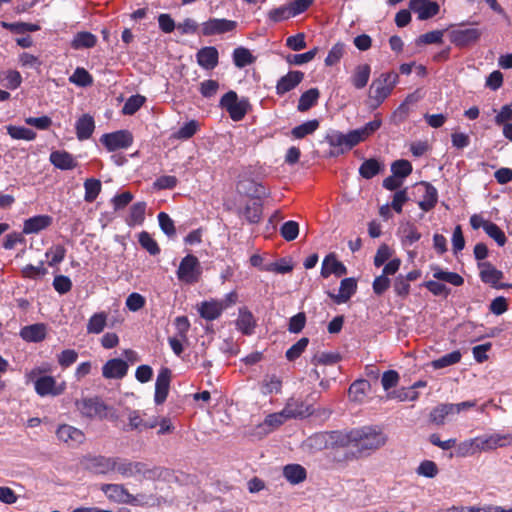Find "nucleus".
Here are the masks:
<instances>
[{"label":"nucleus","instance_id":"53","mask_svg":"<svg viewBox=\"0 0 512 512\" xmlns=\"http://www.w3.org/2000/svg\"><path fill=\"white\" fill-rule=\"evenodd\" d=\"M1 26L11 32L15 33H25V32H35L40 30V26L38 24L33 23H25V22H1Z\"/></svg>","mask_w":512,"mask_h":512},{"label":"nucleus","instance_id":"49","mask_svg":"<svg viewBox=\"0 0 512 512\" xmlns=\"http://www.w3.org/2000/svg\"><path fill=\"white\" fill-rule=\"evenodd\" d=\"M479 452L476 438L468 439L463 442H460L456 445L455 448V456L456 457H468L472 456L475 453Z\"/></svg>","mask_w":512,"mask_h":512},{"label":"nucleus","instance_id":"58","mask_svg":"<svg viewBox=\"0 0 512 512\" xmlns=\"http://www.w3.org/2000/svg\"><path fill=\"white\" fill-rule=\"evenodd\" d=\"M262 270L279 274H286L293 270V265L286 258H281L279 261L265 265L262 267Z\"/></svg>","mask_w":512,"mask_h":512},{"label":"nucleus","instance_id":"2","mask_svg":"<svg viewBox=\"0 0 512 512\" xmlns=\"http://www.w3.org/2000/svg\"><path fill=\"white\" fill-rule=\"evenodd\" d=\"M75 407L83 418L88 420H109L116 422L119 419L117 410L104 402L99 396L83 397L75 401Z\"/></svg>","mask_w":512,"mask_h":512},{"label":"nucleus","instance_id":"45","mask_svg":"<svg viewBox=\"0 0 512 512\" xmlns=\"http://www.w3.org/2000/svg\"><path fill=\"white\" fill-rule=\"evenodd\" d=\"M461 352L459 350L452 351L448 354L441 356L438 359H435L431 362V366L434 369H442L451 365H454L461 360Z\"/></svg>","mask_w":512,"mask_h":512},{"label":"nucleus","instance_id":"38","mask_svg":"<svg viewBox=\"0 0 512 512\" xmlns=\"http://www.w3.org/2000/svg\"><path fill=\"white\" fill-rule=\"evenodd\" d=\"M97 38L94 34L90 32H78L72 42L71 46L74 49H82V48H92L96 45Z\"/></svg>","mask_w":512,"mask_h":512},{"label":"nucleus","instance_id":"41","mask_svg":"<svg viewBox=\"0 0 512 512\" xmlns=\"http://www.w3.org/2000/svg\"><path fill=\"white\" fill-rule=\"evenodd\" d=\"M232 56L234 65L238 68H244L255 61V57L244 47L235 48Z\"/></svg>","mask_w":512,"mask_h":512},{"label":"nucleus","instance_id":"4","mask_svg":"<svg viewBox=\"0 0 512 512\" xmlns=\"http://www.w3.org/2000/svg\"><path fill=\"white\" fill-rule=\"evenodd\" d=\"M399 76L395 72L382 73L374 79L369 89L370 106L377 108L391 94L398 82Z\"/></svg>","mask_w":512,"mask_h":512},{"label":"nucleus","instance_id":"46","mask_svg":"<svg viewBox=\"0 0 512 512\" xmlns=\"http://www.w3.org/2000/svg\"><path fill=\"white\" fill-rule=\"evenodd\" d=\"M101 187L102 185L100 180L95 178L86 179L84 182V200L88 203L95 201L101 192Z\"/></svg>","mask_w":512,"mask_h":512},{"label":"nucleus","instance_id":"6","mask_svg":"<svg viewBox=\"0 0 512 512\" xmlns=\"http://www.w3.org/2000/svg\"><path fill=\"white\" fill-rule=\"evenodd\" d=\"M475 404L473 401H464L457 404L442 403L432 409L429 419L436 425H443L450 415H455L463 410L472 408Z\"/></svg>","mask_w":512,"mask_h":512},{"label":"nucleus","instance_id":"40","mask_svg":"<svg viewBox=\"0 0 512 512\" xmlns=\"http://www.w3.org/2000/svg\"><path fill=\"white\" fill-rule=\"evenodd\" d=\"M107 323V314L105 312H98L93 314L87 323V333L100 334Z\"/></svg>","mask_w":512,"mask_h":512},{"label":"nucleus","instance_id":"5","mask_svg":"<svg viewBox=\"0 0 512 512\" xmlns=\"http://www.w3.org/2000/svg\"><path fill=\"white\" fill-rule=\"evenodd\" d=\"M325 141L334 148L329 155L336 157L351 150L360 143V138L358 137V133L353 132V130L348 134H343L339 131H331L325 136Z\"/></svg>","mask_w":512,"mask_h":512},{"label":"nucleus","instance_id":"61","mask_svg":"<svg viewBox=\"0 0 512 512\" xmlns=\"http://www.w3.org/2000/svg\"><path fill=\"white\" fill-rule=\"evenodd\" d=\"M486 234L492 238L500 247L504 246L507 242V238L504 232L493 222H489L486 224L485 230Z\"/></svg>","mask_w":512,"mask_h":512},{"label":"nucleus","instance_id":"37","mask_svg":"<svg viewBox=\"0 0 512 512\" xmlns=\"http://www.w3.org/2000/svg\"><path fill=\"white\" fill-rule=\"evenodd\" d=\"M320 96V92L317 88H311L305 91L299 98L297 109L300 112H306L313 107Z\"/></svg>","mask_w":512,"mask_h":512},{"label":"nucleus","instance_id":"51","mask_svg":"<svg viewBox=\"0 0 512 512\" xmlns=\"http://www.w3.org/2000/svg\"><path fill=\"white\" fill-rule=\"evenodd\" d=\"M139 244L143 249H145L150 255L155 256L160 253V248L158 243L151 237V235L142 231L138 236Z\"/></svg>","mask_w":512,"mask_h":512},{"label":"nucleus","instance_id":"3","mask_svg":"<svg viewBox=\"0 0 512 512\" xmlns=\"http://www.w3.org/2000/svg\"><path fill=\"white\" fill-rule=\"evenodd\" d=\"M352 447L359 453H370L383 447L387 436L378 428L364 426L350 431Z\"/></svg>","mask_w":512,"mask_h":512},{"label":"nucleus","instance_id":"15","mask_svg":"<svg viewBox=\"0 0 512 512\" xmlns=\"http://www.w3.org/2000/svg\"><path fill=\"white\" fill-rule=\"evenodd\" d=\"M409 9L418 15L419 20H427L439 13L440 6L431 0H410Z\"/></svg>","mask_w":512,"mask_h":512},{"label":"nucleus","instance_id":"28","mask_svg":"<svg viewBox=\"0 0 512 512\" xmlns=\"http://www.w3.org/2000/svg\"><path fill=\"white\" fill-rule=\"evenodd\" d=\"M49 159L56 168L61 170H71L77 166L73 156L66 151H53Z\"/></svg>","mask_w":512,"mask_h":512},{"label":"nucleus","instance_id":"47","mask_svg":"<svg viewBox=\"0 0 512 512\" xmlns=\"http://www.w3.org/2000/svg\"><path fill=\"white\" fill-rule=\"evenodd\" d=\"M261 389L264 395L280 393L282 389V380L274 374L265 375L261 383Z\"/></svg>","mask_w":512,"mask_h":512},{"label":"nucleus","instance_id":"27","mask_svg":"<svg viewBox=\"0 0 512 512\" xmlns=\"http://www.w3.org/2000/svg\"><path fill=\"white\" fill-rule=\"evenodd\" d=\"M76 135L80 141L87 140L91 137L94 129L95 122L91 115H82L75 124Z\"/></svg>","mask_w":512,"mask_h":512},{"label":"nucleus","instance_id":"43","mask_svg":"<svg viewBox=\"0 0 512 512\" xmlns=\"http://www.w3.org/2000/svg\"><path fill=\"white\" fill-rule=\"evenodd\" d=\"M7 134L16 140L32 141L36 138V132L23 126H7Z\"/></svg>","mask_w":512,"mask_h":512},{"label":"nucleus","instance_id":"26","mask_svg":"<svg viewBox=\"0 0 512 512\" xmlns=\"http://www.w3.org/2000/svg\"><path fill=\"white\" fill-rule=\"evenodd\" d=\"M52 223V217L48 215H37L26 219L23 225V233L24 234H35L38 233L47 227H49Z\"/></svg>","mask_w":512,"mask_h":512},{"label":"nucleus","instance_id":"9","mask_svg":"<svg viewBox=\"0 0 512 512\" xmlns=\"http://www.w3.org/2000/svg\"><path fill=\"white\" fill-rule=\"evenodd\" d=\"M100 489L110 501L130 505H135L137 502V498L128 491L124 484L105 483L101 485Z\"/></svg>","mask_w":512,"mask_h":512},{"label":"nucleus","instance_id":"11","mask_svg":"<svg viewBox=\"0 0 512 512\" xmlns=\"http://www.w3.org/2000/svg\"><path fill=\"white\" fill-rule=\"evenodd\" d=\"M477 266L480 270L479 276L482 282L489 284L495 289H508V283H500L499 281L504 277L501 270H498L490 262H478Z\"/></svg>","mask_w":512,"mask_h":512},{"label":"nucleus","instance_id":"24","mask_svg":"<svg viewBox=\"0 0 512 512\" xmlns=\"http://www.w3.org/2000/svg\"><path fill=\"white\" fill-rule=\"evenodd\" d=\"M237 189L240 193L254 199H261L268 195L266 188L262 184L250 179L240 181Z\"/></svg>","mask_w":512,"mask_h":512},{"label":"nucleus","instance_id":"62","mask_svg":"<svg viewBox=\"0 0 512 512\" xmlns=\"http://www.w3.org/2000/svg\"><path fill=\"white\" fill-rule=\"evenodd\" d=\"M345 51V44L342 42H337L330 49L327 57L325 58L326 66H333L337 64L340 59L343 57Z\"/></svg>","mask_w":512,"mask_h":512},{"label":"nucleus","instance_id":"21","mask_svg":"<svg viewBox=\"0 0 512 512\" xmlns=\"http://www.w3.org/2000/svg\"><path fill=\"white\" fill-rule=\"evenodd\" d=\"M196 59L199 66L212 70L218 65L219 53L214 46L203 47L197 52Z\"/></svg>","mask_w":512,"mask_h":512},{"label":"nucleus","instance_id":"42","mask_svg":"<svg viewBox=\"0 0 512 512\" xmlns=\"http://www.w3.org/2000/svg\"><path fill=\"white\" fill-rule=\"evenodd\" d=\"M146 203L137 202L130 207V213L127 218L129 226L140 225L145 219Z\"/></svg>","mask_w":512,"mask_h":512},{"label":"nucleus","instance_id":"8","mask_svg":"<svg viewBox=\"0 0 512 512\" xmlns=\"http://www.w3.org/2000/svg\"><path fill=\"white\" fill-rule=\"evenodd\" d=\"M100 142L109 152H113L130 147L133 143V135L128 130H118L103 134L100 138Z\"/></svg>","mask_w":512,"mask_h":512},{"label":"nucleus","instance_id":"22","mask_svg":"<svg viewBox=\"0 0 512 512\" xmlns=\"http://www.w3.org/2000/svg\"><path fill=\"white\" fill-rule=\"evenodd\" d=\"M347 273L346 266L336 259L335 254L331 253L327 255L322 263L321 276L323 278L329 277L334 274L338 277L343 276Z\"/></svg>","mask_w":512,"mask_h":512},{"label":"nucleus","instance_id":"20","mask_svg":"<svg viewBox=\"0 0 512 512\" xmlns=\"http://www.w3.org/2000/svg\"><path fill=\"white\" fill-rule=\"evenodd\" d=\"M419 189H423L422 200L418 202V206L425 212L432 210L438 201L437 189L429 182L422 181L418 184Z\"/></svg>","mask_w":512,"mask_h":512},{"label":"nucleus","instance_id":"12","mask_svg":"<svg viewBox=\"0 0 512 512\" xmlns=\"http://www.w3.org/2000/svg\"><path fill=\"white\" fill-rule=\"evenodd\" d=\"M481 35L482 31L475 27L453 29L449 33L451 43L460 48L477 43Z\"/></svg>","mask_w":512,"mask_h":512},{"label":"nucleus","instance_id":"23","mask_svg":"<svg viewBox=\"0 0 512 512\" xmlns=\"http://www.w3.org/2000/svg\"><path fill=\"white\" fill-rule=\"evenodd\" d=\"M357 290V282L354 278H344L339 287V293L337 295L329 293V297L334 300L337 304L346 303Z\"/></svg>","mask_w":512,"mask_h":512},{"label":"nucleus","instance_id":"59","mask_svg":"<svg viewBox=\"0 0 512 512\" xmlns=\"http://www.w3.org/2000/svg\"><path fill=\"white\" fill-rule=\"evenodd\" d=\"M309 344V339L307 337H303L299 339L295 344H293L287 351H286V358L289 361H294L297 358L301 356V354L305 351Z\"/></svg>","mask_w":512,"mask_h":512},{"label":"nucleus","instance_id":"44","mask_svg":"<svg viewBox=\"0 0 512 512\" xmlns=\"http://www.w3.org/2000/svg\"><path fill=\"white\" fill-rule=\"evenodd\" d=\"M370 389L369 381L360 379L354 381L349 387V396L353 401H362L367 390Z\"/></svg>","mask_w":512,"mask_h":512},{"label":"nucleus","instance_id":"36","mask_svg":"<svg viewBox=\"0 0 512 512\" xmlns=\"http://www.w3.org/2000/svg\"><path fill=\"white\" fill-rule=\"evenodd\" d=\"M384 169V165L375 158L365 160L360 168L359 174L365 179H371Z\"/></svg>","mask_w":512,"mask_h":512},{"label":"nucleus","instance_id":"13","mask_svg":"<svg viewBox=\"0 0 512 512\" xmlns=\"http://www.w3.org/2000/svg\"><path fill=\"white\" fill-rule=\"evenodd\" d=\"M172 372L168 367H162L156 378L154 401L163 404L168 396Z\"/></svg>","mask_w":512,"mask_h":512},{"label":"nucleus","instance_id":"39","mask_svg":"<svg viewBox=\"0 0 512 512\" xmlns=\"http://www.w3.org/2000/svg\"><path fill=\"white\" fill-rule=\"evenodd\" d=\"M319 125L320 123L317 119L308 120L294 127L290 133L294 138L302 139L307 135L313 134L319 128Z\"/></svg>","mask_w":512,"mask_h":512},{"label":"nucleus","instance_id":"33","mask_svg":"<svg viewBox=\"0 0 512 512\" xmlns=\"http://www.w3.org/2000/svg\"><path fill=\"white\" fill-rule=\"evenodd\" d=\"M398 234L401 236L404 245H412L421 238V233L418 231L415 224L409 221L400 225Z\"/></svg>","mask_w":512,"mask_h":512},{"label":"nucleus","instance_id":"16","mask_svg":"<svg viewBox=\"0 0 512 512\" xmlns=\"http://www.w3.org/2000/svg\"><path fill=\"white\" fill-rule=\"evenodd\" d=\"M127 371V362L120 358L110 359L102 367V375L106 379H122Z\"/></svg>","mask_w":512,"mask_h":512},{"label":"nucleus","instance_id":"18","mask_svg":"<svg viewBox=\"0 0 512 512\" xmlns=\"http://www.w3.org/2000/svg\"><path fill=\"white\" fill-rule=\"evenodd\" d=\"M56 436L60 441L70 446L81 444L85 439L81 430L68 424L60 425L56 431Z\"/></svg>","mask_w":512,"mask_h":512},{"label":"nucleus","instance_id":"55","mask_svg":"<svg viewBox=\"0 0 512 512\" xmlns=\"http://www.w3.org/2000/svg\"><path fill=\"white\" fill-rule=\"evenodd\" d=\"M412 164L405 159L396 160L391 165V171L395 177L406 178L412 172Z\"/></svg>","mask_w":512,"mask_h":512},{"label":"nucleus","instance_id":"60","mask_svg":"<svg viewBox=\"0 0 512 512\" xmlns=\"http://www.w3.org/2000/svg\"><path fill=\"white\" fill-rule=\"evenodd\" d=\"M299 234V224L296 221L289 220L280 227V235L286 241H293Z\"/></svg>","mask_w":512,"mask_h":512},{"label":"nucleus","instance_id":"7","mask_svg":"<svg viewBox=\"0 0 512 512\" xmlns=\"http://www.w3.org/2000/svg\"><path fill=\"white\" fill-rule=\"evenodd\" d=\"M201 275V265L198 258L192 254L185 256L177 269V277L180 281L193 284L198 282Z\"/></svg>","mask_w":512,"mask_h":512},{"label":"nucleus","instance_id":"30","mask_svg":"<svg viewBox=\"0 0 512 512\" xmlns=\"http://www.w3.org/2000/svg\"><path fill=\"white\" fill-rule=\"evenodd\" d=\"M371 67L369 64H360L357 65L353 71V74L350 78L351 84L356 89H363L370 78Z\"/></svg>","mask_w":512,"mask_h":512},{"label":"nucleus","instance_id":"35","mask_svg":"<svg viewBox=\"0 0 512 512\" xmlns=\"http://www.w3.org/2000/svg\"><path fill=\"white\" fill-rule=\"evenodd\" d=\"M431 270L433 271V277L439 281H444L454 286H461L464 283L463 277L458 273L444 271L437 265L432 266Z\"/></svg>","mask_w":512,"mask_h":512},{"label":"nucleus","instance_id":"10","mask_svg":"<svg viewBox=\"0 0 512 512\" xmlns=\"http://www.w3.org/2000/svg\"><path fill=\"white\" fill-rule=\"evenodd\" d=\"M237 27V22L225 18H210L201 24L203 36H214L231 32Z\"/></svg>","mask_w":512,"mask_h":512},{"label":"nucleus","instance_id":"1","mask_svg":"<svg viewBox=\"0 0 512 512\" xmlns=\"http://www.w3.org/2000/svg\"><path fill=\"white\" fill-rule=\"evenodd\" d=\"M83 469L95 476H106L112 473L123 479L136 481H158L163 478L166 469L151 465L144 461H135L121 456H105L102 454H87L82 457Z\"/></svg>","mask_w":512,"mask_h":512},{"label":"nucleus","instance_id":"50","mask_svg":"<svg viewBox=\"0 0 512 512\" xmlns=\"http://www.w3.org/2000/svg\"><path fill=\"white\" fill-rule=\"evenodd\" d=\"M145 101L146 98L142 95L137 94L130 96L122 107V113L124 115L135 114L143 106Z\"/></svg>","mask_w":512,"mask_h":512},{"label":"nucleus","instance_id":"54","mask_svg":"<svg viewBox=\"0 0 512 512\" xmlns=\"http://www.w3.org/2000/svg\"><path fill=\"white\" fill-rule=\"evenodd\" d=\"M341 360V356L338 353L332 352H321L315 354L311 358V363L314 365H333Z\"/></svg>","mask_w":512,"mask_h":512},{"label":"nucleus","instance_id":"29","mask_svg":"<svg viewBox=\"0 0 512 512\" xmlns=\"http://www.w3.org/2000/svg\"><path fill=\"white\" fill-rule=\"evenodd\" d=\"M198 312L205 320L213 321L220 317L223 307L217 300L203 301L198 308Z\"/></svg>","mask_w":512,"mask_h":512},{"label":"nucleus","instance_id":"19","mask_svg":"<svg viewBox=\"0 0 512 512\" xmlns=\"http://www.w3.org/2000/svg\"><path fill=\"white\" fill-rule=\"evenodd\" d=\"M304 79V73L301 71H289L286 75L282 76L276 85V93L284 95L285 93L293 90Z\"/></svg>","mask_w":512,"mask_h":512},{"label":"nucleus","instance_id":"52","mask_svg":"<svg viewBox=\"0 0 512 512\" xmlns=\"http://www.w3.org/2000/svg\"><path fill=\"white\" fill-rule=\"evenodd\" d=\"M243 215L249 223H259L262 216V205L258 202L247 204L244 208Z\"/></svg>","mask_w":512,"mask_h":512},{"label":"nucleus","instance_id":"32","mask_svg":"<svg viewBox=\"0 0 512 512\" xmlns=\"http://www.w3.org/2000/svg\"><path fill=\"white\" fill-rule=\"evenodd\" d=\"M237 328L245 335H250L256 326L253 314L245 307L239 309Z\"/></svg>","mask_w":512,"mask_h":512},{"label":"nucleus","instance_id":"63","mask_svg":"<svg viewBox=\"0 0 512 512\" xmlns=\"http://www.w3.org/2000/svg\"><path fill=\"white\" fill-rule=\"evenodd\" d=\"M158 222L163 233H165L169 238H173L176 236L174 221L170 218V216L167 213L160 212L158 214Z\"/></svg>","mask_w":512,"mask_h":512},{"label":"nucleus","instance_id":"57","mask_svg":"<svg viewBox=\"0 0 512 512\" xmlns=\"http://www.w3.org/2000/svg\"><path fill=\"white\" fill-rule=\"evenodd\" d=\"M248 107V100L243 98L234 105L230 106L227 112L229 113V116L232 120L240 121L245 117Z\"/></svg>","mask_w":512,"mask_h":512},{"label":"nucleus","instance_id":"14","mask_svg":"<svg viewBox=\"0 0 512 512\" xmlns=\"http://www.w3.org/2000/svg\"><path fill=\"white\" fill-rule=\"evenodd\" d=\"M314 413L312 405L306 404L305 402L290 398L288 399L285 407L283 408V414H286V418L289 419H303Z\"/></svg>","mask_w":512,"mask_h":512},{"label":"nucleus","instance_id":"56","mask_svg":"<svg viewBox=\"0 0 512 512\" xmlns=\"http://www.w3.org/2000/svg\"><path fill=\"white\" fill-rule=\"evenodd\" d=\"M318 53V48L302 53V54H290L286 57V61L291 65H302L312 61Z\"/></svg>","mask_w":512,"mask_h":512},{"label":"nucleus","instance_id":"48","mask_svg":"<svg viewBox=\"0 0 512 512\" xmlns=\"http://www.w3.org/2000/svg\"><path fill=\"white\" fill-rule=\"evenodd\" d=\"M69 81L79 87H87L92 85L93 77L86 69L77 67L69 77Z\"/></svg>","mask_w":512,"mask_h":512},{"label":"nucleus","instance_id":"64","mask_svg":"<svg viewBox=\"0 0 512 512\" xmlns=\"http://www.w3.org/2000/svg\"><path fill=\"white\" fill-rule=\"evenodd\" d=\"M443 34H444V31H442V30H434V31L427 32L418 37V39L416 40V44L417 45H423V44L427 45V44L442 43Z\"/></svg>","mask_w":512,"mask_h":512},{"label":"nucleus","instance_id":"25","mask_svg":"<svg viewBox=\"0 0 512 512\" xmlns=\"http://www.w3.org/2000/svg\"><path fill=\"white\" fill-rule=\"evenodd\" d=\"M35 391L40 396H57L63 392V388L56 387V381L52 376H41L35 381Z\"/></svg>","mask_w":512,"mask_h":512},{"label":"nucleus","instance_id":"34","mask_svg":"<svg viewBox=\"0 0 512 512\" xmlns=\"http://www.w3.org/2000/svg\"><path fill=\"white\" fill-rule=\"evenodd\" d=\"M283 475L291 484H299L306 479L307 473L299 464H288L283 468Z\"/></svg>","mask_w":512,"mask_h":512},{"label":"nucleus","instance_id":"17","mask_svg":"<svg viewBox=\"0 0 512 512\" xmlns=\"http://www.w3.org/2000/svg\"><path fill=\"white\" fill-rule=\"evenodd\" d=\"M478 450L479 451H488L493 450L498 447H504L508 444H510V440H512V436L507 435H501V434H492L490 436H483V437H475Z\"/></svg>","mask_w":512,"mask_h":512},{"label":"nucleus","instance_id":"31","mask_svg":"<svg viewBox=\"0 0 512 512\" xmlns=\"http://www.w3.org/2000/svg\"><path fill=\"white\" fill-rule=\"evenodd\" d=\"M20 336L28 342H40L45 339L46 327L39 323L25 326L21 329Z\"/></svg>","mask_w":512,"mask_h":512}]
</instances>
